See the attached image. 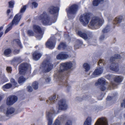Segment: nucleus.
Segmentation results:
<instances>
[{"mask_svg":"<svg viewBox=\"0 0 125 125\" xmlns=\"http://www.w3.org/2000/svg\"><path fill=\"white\" fill-rule=\"evenodd\" d=\"M39 19L41 21L42 25L44 26L50 25L52 23L55 22L56 21V20L52 19L45 11L39 15Z\"/></svg>","mask_w":125,"mask_h":125,"instance_id":"f257e3e1","label":"nucleus"},{"mask_svg":"<svg viewBox=\"0 0 125 125\" xmlns=\"http://www.w3.org/2000/svg\"><path fill=\"white\" fill-rule=\"evenodd\" d=\"M121 58L120 55L118 54H115L114 56L111 57L110 59V62L111 64L109 67L110 70L115 72H118L119 70V66L118 63H115V61L118 59H120Z\"/></svg>","mask_w":125,"mask_h":125,"instance_id":"f03ea898","label":"nucleus"},{"mask_svg":"<svg viewBox=\"0 0 125 125\" xmlns=\"http://www.w3.org/2000/svg\"><path fill=\"white\" fill-rule=\"evenodd\" d=\"M72 63L71 62H66L62 63L60 64V68L57 72L59 74L57 77L58 78L62 79V73L65 71H66L70 69L72 65Z\"/></svg>","mask_w":125,"mask_h":125,"instance_id":"7ed1b4c3","label":"nucleus"},{"mask_svg":"<svg viewBox=\"0 0 125 125\" xmlns=\"http://www.w3.org/2000/svg\"><path fill=\"white\" fill-rule=\"evenodd\" d=\"M92 14L90 12H86L81 15L79 20L83 26H86L88 24Z\"/></svg>","mask_w":125,"mask_h":125,"instance_id":"20e7f679","label":"nucleus"},{"mask_svg":"<svg viewBox=\"0 0 125 125\" xmlns=\"http://www.w3.org/2000/svg\"><path fill=\"white\" fill-rule=\"evenodd\" d=\"M53 66V64L51 63L49 60H44L42 64V71L45 73H48L52 70Z\"/></svg>","mask_w":125,"mask_h":125,"instance_id":"39448f33","label":"nucleus"},{"mask_svg":"<svg viewBox=\"0 0 125 125\" xmlns=\"http://www.w3.org/2000/svg\"><path fill=\"white\" fill-rule=\"evenodd\" d=\"M104 20L97 16H94L91 19L89 25L92 27L101 26L104 22Z\"/></svg>","mask_w":125,"mask_h":125,"instance_id":"423d86ee","label":"nucleus"},{"mask_svg":"<svg viewBox=\"0 0 125 125\" xmlns=\"http://www.w3.org/2000/svg\"><path fill=\"white\" fill-rule=\"evenodd\" d=\"M20 20V16L18 14L14 16L12 22L8 25V27L5 30V33H7L11 30L14 25H17Z\"/></svg>","mask_w":125,"mask_h":125,"instance_id":"0eeeda50","label":"nucleus"},{"mask_svg":"<svg viewBox=\"0 0 125 125\" xmlns=\"http://www.w3.org/2000/svg\"><path fill=\"white\" fill-rule=\"evenodd\" d=\"M29 67V64L27 63H21L19 66V73L21 75H25L27 72Z\"/></svg>","mask_w":125,"mask_h":125,"instance_id":"6e6552de","label":"nucleus"},{"mask_svg":"<svg viewBox=\"0 0 125 125\" xmlns=\"http://www.w3.org/2000/svg\"><path fill=\"white\" fill-rule=\"evenodd\" d=\"M79 9L78 5L76 4H72L68 9H66V11L70 14L75 15L77 13Z\"/></svg>","mask_w":125,"mask_h":125,"instance_id":"1a4fd4ad","label":"nucleus"},{"mask_svg":"<svg viewBox=\"0 0 125 125\" xmlns=\"http://www.w3.org/2000/svg\"><path fill=\"white\" fill-rule=\"evenodd\" d=\"M33 29L34 31L36 34H39L41 35H38V37L40 36L41 38L42 37L44 34V31H43L41 27L38 25H34L33 26Z\"/></svg>","mask_w":125,"mask_h":125,"instance_id":"9d476101","label":"nucleus"},{"mask_svg":"<svg viewBox=\"0 0 125 125\" xmlns=\"http://www.w3.org/2000/svg\"><path fill=\"white\" fill-rule=\"evenodd\" d=\"M18 97L15 95L9 96L7 98L6 104L8 105H11L16 102L18 100Z\"/></svg>","mask_w":125,"mask_h":125,"instance_id":"9b49d317","label":"nucleus"},{"mask_svg":"<svg viewBox=\"0 0 125 125\" xmlns=\"http://www.w3.org/2000/svg\"><path fill=\"white\" fill-rule=\"evenodd\" d=\"M68 107V105L66 104V101L65 100L62 99L59 102V110H65Z\"/></svg>","mask_w":125,"mask_h":125,"instance_id":"f8f14e48","label":"nucleus"},{"mask_svg":"<svg viewBox=\"0 0 125 125\" xmlns=\"http://www.w3.org/2000/svg\"><path fill=\"white\" fill-rule=\"evenodd\" d=\"M51 111L46 113V117L48 120V125H51L53 122V119L52 118V115L54 114L55 111L53 108H52Z\"/></svg>","mask_w":125,"mask_h":125,"instance_id":"ddd939ff","label":"nucleus"},{"mask_svg":"<svg viewBox=\"0 0 125 125\" xmlns=\"http://www.w3.org/2000/svg\"><path fill=\"white\" fill-rule=\"evenodd\" d=\"M95 125H108L107 119L104 117L100 118L97 120Z\"/></svg>","mask_w":125,"mask_h":125,"instance_id":"4468645a","label":"nucleus"},{"mask_svg":"<svg viewBox=\"0 0 125 125\" xmlns=\"http://www.w3.org/2000/svg\"><path fill=\"white\" fill-rule=\"evenodd\" d=\"M59 8L57 7L52 6H50L48 9V12L51 14L53 15L59 12Z\"/></svg>","mask_w":125,"mask_h":125,"instance_id":"2eb2a0df","label":"nucleus"},{"mask_svg":"<svg viewBox=\"0 0 125 125\" xmlns=\"http://www.w3.org/2000/svg\"><path fill=\"white\" fill-rule=\"evenodd\" d=\"M63 53V52H62L58 55L56 56L57 59L59 60L65 59L69 57L68 55L64 53Z\"/></svg>","mask_w":125,"mask_h":125,"instance_id":"dca6fc26","label":"nucleus"},{"mask_svg":"<svg viewBox=\"0 0 125 125\" xmlns=\"http://www.w3.org/2000/svg\"><path fill=\"white\" fill-rule=\"evenodd\" d=\"M42 55L41 53L38 52L37 51H35L32 54L33 59L35 61H37L39 59Z\"/></svg>","mask_w":125,"mask_h":125,"instance_id":"f3484780","label":"nucleus"},{"mask_svg":"<svg viewBox=\"0 0 125 125\" xmlns=\"http://www.w3.org/2000/svg\"><path fill=\"white\" fill-rule=\"evenodd\" d=\"M55 44L52 41H48L46 43V46L50 49H53L55 46Z\"/></svg>","mask_w":125,"mask_h":125,"instance_id":"a211bd4d","label":"nucleus"},{"mask_svg":"<svg viewBox=\"0 0 125 125\" xmlns=\"http://www.w3.org/2000/svg\"><path fill=\"white\" fill-rule=\"evenodd\" d=\"M77 34L80 37H82L85 40L89 39V37L86 33L82 32L81 31H78L77 32Z\"/></svg>","mask_w":125,"mask_h":125,"instance_id":"6ab92c4d","label":"nucleus"},{"mask_svg":"<svg viewBox=\"0 0 125 125\" xmlns=\"http://www.w3.org/2000/svg\"><path fill=\"white\" fill-rule=\"evenodd\" d=\"M122 19V16H120L117 17L113 21V24L116 25L118 23H120L121 22Z\"/></svg>","mask_w":125,"mask_h":125,"instance_id":"aec40b11","label":"nucleus"},{"mask_svg":"<svg viewBox=\"0 0 125 125\" xmlns=\"http://www.w3.org/2000/svg\"><path fill=\"white\" fill-rule=\"evenodd\" d=\"M123 79V77L121 76H117L114 78V80L117 83H120L122 82Z\"/></svg>","mask_w":125,"mask_h":125,"instance_id":"412c9836","label":"nucleus"},{"mask_svg":"<svg viewBox=\"0 0 125 125\" xmlns=\"http://www.w3.org/2000/svg\"><path fill=\"white\" fill-rule=\"evenodd\" d=\"M106 81L105 80H103L101 78L99 79L97 82L95 83V86H97L98 85H105Z\"/></svg>","mask_w":125,"mask_h":125,"instance_id":"4be33fe9","label":"nucleus"},{"mask_svg":"<svg viewBox=\"0 0 125 125\" xmlns=\"http://www.w3.org/2000/svg\"><path fill=\"white\" fill-rule=\"evenodd\" d=\"M102 70L100 68L96 69L94 72L93 74L94 75H99L102 73Z\"/></svg>","mask_w":125,"mask_h":125,"instance_id":"5701e85b","label":"nucleus"},{"mask_svg":"<svg viewBox=\"0 0 125 125\" xmlns=\"http://www.w3.org/2000/svg\"><path fill=\"white\" fill-rule=\"evenodd\" d=\"M67 47V45L65 43L61 42L58 47V50H60L62 49H65Z\"/></svg>","mask_w":125,"mask_h":125,"instance_id":"b1692460","label":"nucleus"},{"mask_svg":"<svg viewBox=\"0 0 125 125\" xmlns=\"http://www.w3.org/2000/svg\"><path fill=\"white\" fill-rule=\"evenodd\" d=\"M104 0H94L93 1V4L94 6H97L100 3H102Z\"/></svg>","mask_w":125,"mask_h":125,"instance_id":"393cba45","label":"nucleus"},{"mask_svg":"<svg viewBox=\"0 0 125 125\" xmlns=\"http://www.w3.org/2000/svg\"><path fill=\"white\" fill-rule=\"evenodd\" d=\"M56 98V95L54 94L52 96L49 97V100L50 101V104H51L55 103V101L54 100Z\"/></svg>","mask_w":125,"mask_h":125,"instance_id":"a878e982","label":"nucleus"},{"mask_svg":"<svg viewBox=\"0 0 125 125\" xmlns=\"http://www.w3.org/2000/svg\"><path fill=\"white\" fill-rule=\"evenodd\" d=\"M15 109L14 108L11 107L7 109L6 114L8 115L12 114L14 112Z\"/></svg>","mask_w":125,"mask_h":125,"instance_id":"bb28decb","label":"nucleus"},{"mask_svg":"<svg viewBox=\"0 0 125 125\" xmlns=\"http://www.w3.org/2000/svg\"><path fill=\"white\" fill-rule=\"evenodd\" d=\"M91 118L88 117L86 119L84 124L83 125H91Z\"/></svg>","mask_w":125,"mask_h":125,"instance_id":"cd10ccee","label":"nucleus"},{"mask_svg":"<svg viewBox=\"0 0 125 125\" xmlns=\"http://www.w3.org/2000/svg\"><path fill=\"white\" fill-rule=\"evenodd\" d=\"M26 79V78H24L23 76H21L18 79V82L19 84L23 83L25 81Z\"/></svg>","mask_w":125,"mask_h":125,"instance_id":"c85d7f7f","label":"nucleus"},{"mask_svg":"<svg viewBox=\"0 0 125 125\" xmlns=\"http://www.w3.org/2000/svg\"><path fill=\"white\" fill-rule=\"evenodd\" d=\"M83 66L84 69H85V71L87 72L90 69V65L87 63H85L84 64Z\"/></svg>","mask_w":125,"mask_h":125,"instance_id":"c756f323","label":"nucleus"},{"mask_svg":"<svg viewBox=\"0 0 125 125\" xmlns=\"http://www.w3.org/2000/svg\"><path fill=\"white\" fill-rule=\"evenodd\" d=\"M8 4L9 8L11 9L13 8L15 4V2L14 0H12L9 1Z\"/></svg>","mask_w":125,"mask_h":125,"instance_id":"7c9ffc66","label":"nucleus"},{"mask_svg":"<svg viewBox=\"0 0 125 125\" xmlns=\"http://www.w3.org/2000/svg\"><path fill=\"white\" fill-rule=\"evenodd\" d=\"M12 87V85L10 83H7L5 85H4L2 86V88L3 89H9Z\"/></svg>","mask_w":125,"mask_h":125,"instance_id":"2f4dec72","label":"nucleus"},{"mask_svg":"<svg viewBox=\"0 0 125 125\" xmlns=\"http://www.w3.org/2000/svg\"><path fill=\"white\" fill-rule=\"evenodd\" d=\"M11 52V50L10 49L8 48L6 49L4 51V54L6 56L10 54Z\"/></svg>","mask_w":125,"mask_h":125,"instance_id":"473e14b6","label":"nucleus"},{"mask_svg":"<svg viewBox=\"0 0 125 125\" xmlns=\"http://www.w3.org/2000/svg\"><path fill=\"white\" fill-rule=\"evenodd\" d=\"M14 61L18 63H19L22 62L23 60L20 57H17L15 58L14 59Z\"/></svg>","mask_w":125,"mask_h":125,"instance_id":"72a5a7b5","label":"nucleus"},{"mask_svg":"<svg viewBox=\"0 0 125 125\" xmlns=\"http://www.w3.org/2000/svg\"><path fill=\"white\" fill-rule=\"evenodd\" d=\"M38 83L35 81L32 83V86L34 89L36 90L38 88Z\"/></svg>","mask_w":125,"mask_h":125,"instance_id":"f704fd0d","label":"nucleus"},{"mask_svg":"<svg viewBox=\"0 0 125 125\" xmlns=\"http://www.w3.org/2000/svg\"><path fill=\"white\" fill-rule=\"evenodd\" d=\"M88 97V96L86 95V94L85 95V96L84 95V96L83 98H79L78 97H76L77 99L80 101H82L83 100H85L87 99Z\"/></svg>","mask_w":125,"mask_h":125,"instance_id":"c9c22d12","label":"nucleus"},{"mask_svg":"<svg viewBox=\"0 0 125 125\" xmlns=\"http://www.w3.org/2000/svg\"><path fill=\"white\" fill-rule=\"evenodd\" d=\"M27 33L28 35L29 36H33L34 34L33 32L30 30H28L27 32Z\"/></svg>","mask_w":125,"mask_h":125,"instance_id":"e433bc0d","label":"nucleus"},{"mask_svg":"<svg viewBox=\"0 0 125 125\" xmlns=\"http://www.w3.org/2000/svg\"><path fill=\"white\" fill-rule=\"evenodd\" d=\"M109 26L108 25H107L106 27L103 29L102 30V32L103 33H105L109 31L108 28L109 27Z\"/></svg>","mask_w":125,"mask_h":125,"instance_id":"4c0bfd02","label":"nucleus"},{"mask_svg":"<svg viewBox=\"0 0 125 125\" xmlns=\"http://www.w3.org/2000/svg\"><path fill=\"white\" fill-rule=\"evenodd\" d=\"M26 9V5L23 6L21 8L20 10V12L21 13H23L24 12Z\"/></svg>","mask_w":125,"mask_h":125,"instance_id":"58836bf2","label":"nucleus"},{"mask_svg":"<svg viewBox=\"0 0 125 125\" xmlns=\"http://www.w3.org/2000/svg\"><path fill=\"white\" fill-rule=\"evenodd\" d=\"M52 125H61L60 122L58 119H56Z\"/></svg>","mask_w":125,"mask_h":125,"instance_id":"ea45409f","label":"nucleus"},{"mask_svg":"<svg viewBox=\"0 0 125 125\" xmlns=\"http://www.w3.org/2000/svg\"><path fill=\"white\" fill-rule=\"evenodd\" d=\"M105 85H101L100 86V89L102 91H104L106 89V87L105 86Z\"/></svg>","mask_w":125,"mask_h":125,"instance_id":"a19ab883","label":"nucleus"},{"mask_svg":"<svg viewBox=\"0 0 125 125\" xmlns=\"http://www.w3.org/2000/svg\"><path fill=\"white\" fill-rule=\"evenodd\" d=\"M16 42L17 44L19 46L20 48H22L23 47L20 40H17V41H16Z\"/></svg>","mask_w":125,"mask_h":125,"instance_id":"79ce46f5","label":"nucleus"},{"mask_svg":"<svg viewBox=\"0 0 125 125\" xmlns=\"http://www.w3.org/2000/svg\"><path fill=\"white\" fill-rule=\"evenodd\" d=\"M10 81L12 84L15 86L17 84L15 79L13 78H12L11 79Z\"/></svg>","mask_w":125,"mask_h":125,"instance_id":"37998d69","label":"nucleus"},{"mask_svg":"<svg viewBox=\"0 0 125 125\" xmlns=\"http://www.w3.org/2000/svg\"><path fill=\"white\" fill-rule=\"evenodd\" d=\"M116 85L114 83L111 82L110 83V84L109 86V87H110L111 86L113 88H114L116 86Z\"/></svg>","mask_w":125,"mask_h":125,"instance_id":"c03bdc74","label":"nucleus"},{"mask_svg":"<svg viewBox=\"0 0 125 125\" xmlns=\"http://www.w3.org/2000/svg\"><path fill=\"white\" fill-rule=\"evenodd\" d=\"M32 6L35 8H37L38 5V3L35 1L32 2Z\"/></svg>","mask_w":125,"mask_h":125,"instance_id":"a18cd8bd","label":"nucleus"},{"mask_svg":"<svg viewBox=\"0 0 125 125\" xmlns=\"http://www.w3.org/2000/svg\"><path fill=\"white\" fill-rule=\"evenodd\" d=\"M6 70L8 73H11L12 71V69L11 67H7L6 69Z\"/></svg>","mask_w":125,"mask_h":125,"instance_id":"49530a36","label":"nucleus"},{"mask_svg":"<svg viewBox=\"0 0 125 125\" xmlns=\"http://www.w3.org/2000/svg\"><path fill=\"white\" fill-rule=\"evenodd\" d=\"M72 122L71 120H68L67 121L65 125H72Z\"/></svg>","mask_w":125,"mask_h":125,"instance_id":"de8ad7c7","label":"nucleus"},{"mask_svg":"<svg viewBox=\"0 0 125 125\" xmlns=\"http://www.w3.org/2000/svg\"><path fill=\"white\" fill-rule=\"evenodd\" d=\"M123 102L121 103V106L122 107L125 108V99L123 100Z\"/></svg>","mask_w":125,"mask_h":125,"instance_id":"09e8293b","label":"nucleus"},{"mask_svg":"<svg viewBox=\"0 0 125 125\" xmlns=\"http://www.w3.org/2000/svg\"><path fill=\"white\" fill-rule=\"evenodd\" d=\"M105 78L109 80H111L112 78V76L110 75H106Z\"/></svg>","mask_w":125,"mask_h":125,"instance_id":"8fccbe9b","label":"nucleus"},{"mask_svg":"<svg viewBox=\"0 0 125 125\" xmlns=\"http://www.w3.org/2000/svg\"><path fill=\"white\" fill-rule=\"evenodd\" d=\"M20 51V50H15L14 51L13 53L14 54H18L19 53Z\"/></svg>","mask_w":125,"mask_h":125,"instance_id":"3c124183","label":"nucleus"},{"mask_svg":"<svg viewBox=\"0 0 125 125\" xmlns=\"http://www.w3.org/2000/svg\"><path fill=\"white\" fill-rule=\"evenodd\" d=\"M27 88L28 90V91L29 92H31L32 91V89L31 86H29L27 87Z\"/></svg>","mask_w":125,"mask_h":125,"instance_id":"603ef678","label":"nucleus"},{"mask_svg":"<svg viewBox=\"0 0 125 125\" xmlns=\"http://www.w3.org/2000/svg\"><path fill=\"white\" fill-rule=\"evenodd\" d=\"M62 83V84L63 85L67 87H68V84L67 80H65L64 82Z\"/></svg>","mask_w":125,"mask_h":125,"instance_id":"864d4df0","label":"nucleus"},{"mask_svg":"<svg viewBox=\"0 0 125 125\" xmlns=\"http://www.w3.org/2000/svg\"><path fill=\"white\" fill-rule=\"evenodd\" d=\"M76 42L77 43L79 44L82 45L83 44V42L81 40H77Z\"/></svg>","mask_w":125,"mask_h":125,"instance_id":"5fc2aeb1","label":"nucleus"},{"mask_svg":"<svg viewBox=\"0 0 125 125\" xmlns=\"http://www.w3.org/2000/svg\"><path fill=\"white\" fill-rule=\"evenodd\" d=\"M104 60L103 59H100L99 60L98 62V65H99L100 63H103L104 64Z\"/></svg>","mask_w":125,"mask_h":125,"instance_id":"6e6d98bb","label":"nucleus"},{"mask_svg":"<svg viewBox=\"0 0 125 125\" xmlns=\"http://www.w3.org/2000/svg\"><path fill=\"white\" fill-rule=\"evenodd\" d=\"M104 34L102 35L100 37V39L101 40H103L104 38Z\"/></svg>","mask_w":125,"mask_h":125,"instance_id":"4d7b16f0","label":"nucleus"},{"mask_svg":"<svg viewBox=\"0 0 125 125\" xmlns=\"http://www.w3.org/2000/svg\"><path fill=\"white\" fill-rule=\"evenodd\" d=\"M112 99V97L111 96H108L106 98V100L107 101L111 100Z\"/></svg>","mask_w":125,"mask_h":125,"instance_id":"13d9d810","label":"nucleus"},{"mask_svg":"<svg viewBox=\"0 0 125 125\" xmlns=\"http://www.w3.org/2000/svg\"><path fill=\"white\" fill-rule=\"evenodd\" d=\"M11 12L10 10V9H8L7 10V12L6 14L7 16H9L10 13Z\"/></svg>","mask_w":125,"mask_h":125,"instance_id":"bf43d9fd","label":"nucleus"},{"mask_svg":"<svg viewBox=\"0 0 125 125\" xmlns=\"http://www.w3.org/2000/svg\"><path fill=\"white\" fill-rule=\"evenodd\" d=\"M51 80V79L50 78H47L46 79V81L47 82H49Z\"/></svg>","mask_w":125,"mask_h":125,"instance_id":"052dcab7","label":"nucleus"},{"mask_svg":"<svg viewBox=\"0 0 125 125\" xmlns=\"http://www.w3.org/2000/svg\"><path fill=\"white\" fill-rule=\"evenodd\" d=\"M3 34V32H1L0 33V38L2 36Z\"/></svg>","mask_w":125,"mask_h":125,"instance_id":"680f3d73","label":"nucleus"},{"mask_svg":"<svg viewBox=\"0 0 125 125\" xmlns=\"http://www.w3.org/2000/svg\"><path fill=\"white\" fill-rule=\"evenodd\" d=\"M13 16L12 15H10V17L9 18V19H11L13 17Z\"/></svg>","mask_w":125,"mask_h":125,"instance_id":"e2e57ef3","label":"nucleus"},{"mask_svg":"<svg viewBox=\"0 0 125 125\" xmlns=\"http://www.w3.org/2000/svg\"><path fill=\"white\" fill-rule=\"evenodd\" d=\"M3 27L1 26L0 27V31H1L3 29Z\"/></svg>","mask_w":125,"mask_h":125,"instance_id":"0e129e2a","label":"nucleus"},{"mask_svg":"<svg viewBox=\"0 0 125 125\" xmlns=\"http://www.w3.org/2000/svg\"><path fill=\"white\" fill-rule=\"evenodd\" d=\"M2 98L1 96H0V102L2 100Z\"/></svg>","mask_w":125,"mask_h":125,"instance_id":"69168bd1","label":"nucleus"},{"mask_svg":"<svg viewBox=\"0 0 125 125\" xmlns=\"http://www.w3.org/2000/svg\"><path fill=\"white\" fill-rule=\"evenodd\" d=\"M48 102H49V101H48V100H47V103H48Z\"/></svg>","mask_w":125,"mask_h":125,"instance_id":"338daca9","label":"nucleus"},{"mask_svg":"<svg viewBox=\"0 0 125 125\" xmlns=\"http://www.w3.org/2000/svg\"><path fill=\"white\" fill-rule=\"evenodd\" d=\"M124 117L125 118V114L124 115Z\"/></svg>","mask_w":125,"mask_h":125,"instance_id":"774afa93","label":"nucleus"}]
</instances>
